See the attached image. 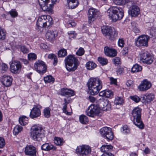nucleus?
Masks as SVG:
<instances>
[{
    "label": "nucleus",
    "mask_w": 156,
    "mask_h": 156,
    "mask_svg": "<svg viewBox=\"0 0 156 156\" xmlns=\"http://www.w3.org/2000/svg\"><path fill=\"white\" fill-rule=\"evenodd\" d=\"M87 86L89 93L92 95H95L102 89V83L98 78H91L87 82Z\"/></svg>",
    "instance_id": "1"
},
{
    "label": "nucleus",
    "mask_w": 156,
    "mask_h": 156,
    "mask_svg": "<svg viewBox=\"0 0 156 156\" xmlns=\"http://www.w3.org/2000/svg\"><path fill=\"white\" fill-rule=\"evenodd\" d=\"M65 62L66 68L69 71L75 70L79 64L78 59L73 55H68L65 58Z\"/></svg>",
    "instance_id": "2"
},
{
    "label": "nucleus",
    "mask_w": 156,
    "mask_h": 156,
    "mask_svg": "<svg viewBox=\"0 0 156 156\" xmlns=\"http://www.w3.org/2000/svg\"><path fill=\"white\" fill-rule=\"evenodd\" d=\"M44 136L42 128L37 125L33 126L31 129L30 136L35 141H40Z\"/></svg>",
    "instance_id": "3"
},
{
    "label": "nucleus",
    "mask_w": 156,
    "mask_h": 156,
    "mask_svg": "<svg viewBox=\"0 0 156 156\" xmlns=\"http://www.w3.org/2000/svg\"><path fill=\"white\" fill-rule=\"evenodd\" d=\"M141 109L138 107L134 108L132 112L134 124L140 129H143L144 127L141 119Z\"/></svg>",
    "instance_id": "4"
},
{
    "label": "nucleus",
    "mask_w": 156,
    "mask_h": 156,
    "mask_svg": "<svg viewBox=\"0 0 156 156\" xmlns=\"http://www.w3.org/2000/svg\"><path fill=\"white\" fill-rule=\"evenodd\" d=\"M108 15L113 22L121 19L124 16L122 9L119 7H112Z\"/></svg>",
    "instance_id": "5"
},
{
    "label": "nucleus",
    "mask_w": 156,
    "mask_h": 156,
    "mask_svg": "<svg viewBox=\"0 0 156 156\" xmlns=\"http://www.w3.org/2000/svg\"><path fill=\"white\" fill-rule=\"evenodd\" d=\"M53 23L52 18L49 15H42L38 17L37 22L38 27H48Z\"/></svg>",
    "instance_id": "6"
},
{
    "label": "nucleus",
    "mask_w": 156,
    "mask_h": 156,
    "mask_svg": "<svg viewBox=\"0 0 156 156\" xmlns=\"http://www.w3.org/2000/svg\"><path fill=\"white\" fill-rule=\"evenodd\" d=\"M76 153L79 156H87L90 154L91 148L87 145L78 146L76 150Z\"/></svg>",
    "instance_id": "7"
},
{
    "label": "nucleus",
    "mask_w": 156,
    "mask_h": 156,
    "mask_svg": "<svg viewBox=\"0 0 156 156\" xmlns=\"http://www.w3.org/2000/svg\"><path fill=\"white\" fill-rule=\"evenodd\" d=\"M140 60L141 62L148 65L151 64L153 61V56L146 51H143L140 54Z\"/></svg>",
    "instance_id": "8"
},
{
    "label": "nucleus",
    "mask_w": 156,
    "mask_h": 156,
    "mask_svg": "<svg viewBox=\"0 0 156 156\" xmlns=\"http://www.w3.org/2000/svg\"><path fill=\"white\" fill-rule=\"evenodd\" d=\"M58 1L59 0H38L41 8L44 10H50Z\"/></svg>",
    "instance_id": "9"
},
{
    "label": "nucleus",
    "mask_w": 156,
    "mask_h": 156,
    "mask_svg": "<svg viewBox=\"0 0 156 156\" xmlns=\"http://www.w3.org/2000/svg\"><path fill=\"white\" fill-rule=\"evenodd\" d=\"M149 39V37L147 35L139 36L137 39L135 40V45L136 46L139 47H147Z\"/></svg>",
    "instance_id": "10"
},
{
    "label": "nucleus",
    "mask_w": 156,
    "mask_h": 156,
    "mask_svg": "<svg viewBox=\"0 0 156 156\" xmlns=\"http://www.w3.org/2000/svg\"><path fill=\"white\" fill-rule=\"evenodd\" d=\"M100 134L102 137L107 140H112L113 138V134L112 129L107 127H104L100 130Z\"/></svg>",
    "instance_id": "11"
},
{
    "label": "nucleus",
    "mask_w": 156,
    "mask_h": 156,
    "mask_svg": "<svg viewBox=\"0 0 156 156\" xmlns=\"http://www.w3.org/2000/svg\"><path fill=\"white\" fill-rule=\"evenodd\" d=\"M130 6L128 10L129 15L132 17H137L140 13L139 7L134 1H131L130 2Z\"/></svg>",
    "instance_id": "12"
},
{
    "label": "nucleus",
    "mask_w": 156,
    "mask_h": 156,
    "mask_svg": "<svg viewBox=\"0 0 156 156\" xmlns=\"http://www.w3.org/2000/svg\"><path fill=\"white\" fill-rule=\"evenodd\" d=\"M22 68V65L19 61H13L10 64V71L14 74H19L21 72Z\"/></svg>",
    "instance_id": "13"
},
{
    "label": "nucleus",
    "mask_w": 156,
    "mask_h": 156,
    "mask_svg": "<svg viewBox=\"0 0 156 156\" xmlns=\"http://www.w3.org/2000/svg\"><path fill=\"white\" fill-rule=\"evenodd\" d=\"M34 68L36 71L40 73H45L47 69V66L45 63L41 60H38L35 62Z\"/></svg>",
    "instance_id": "14"
},
{
    "label": "nucleus",
    "mask_w": 156,
    "mask_h": 156,
    "mask_svg": "<svg viewBox=\"0 0 156 156\" xmlns=\"http://www.w3.org/2000/svg\"><path fill=\"white\" fill-rule=\"evenodd\" d=\"M99 112L98 107L94 104L90 106L86 112V115L91 117H94L96 115L98 114Z\"/></svg>",
    "instance_id": "15"
},
{
    "label": "nucleus",
    "mask_w": 156,
    "mask_h": 156,
    "mask_svg": "<svg viewBox=\"0 0 156 156\" xmlns=\"http://www.w3.org/2000/svg\"><path fill=\"white\" fill-rule=\"evenodd\" d=\"M41 107L39 105H34L31 110L30 116L32 119L37 118L41 115L40 109Z\"/></svg>",
    "instance_id": "16"
},
{
    "label": "nucleus",
    "mask_w": 156,
    "mask_h": 156,
    "mask_svg": "<svg viewBox=\"0 0 156 156\" xmlns=\"http://www.w3.org/2000/svg\"><path fill=\"white\" fill-rule=\"evenodd\" d=\"M98 13L97 10L93 8H90L89 9L87 14L88 22L89 23H90L94 20V19L98 16Z\"/></svg>",
    "instance_id": "17"
},
{
    "label": "nucleus",
    "mask_w": 156,
    "mask_h": 156,
    "mask_svg": "<svg viewBox=\"0 0 156 156\" xmlns=\"http://www.w3.org/2000/svg\"><path fill=\"white\" fill-rule=\"evenodd\" d=\"M152 84L151 82L147 79L144 80L141 82L138 86V88L140 91H145L149 89Z\"/></svg>",
    "instance_id": "18"
},
{
    "label": "nucleus",
    "mask_w": 156,
    "mask_h": 156,
    "mask_svg": "<svg viewBox=\"0 0 156 156\" xmlns=\"http://www.w3.org/2000/svg\"><path fill=\"white\" fill-rule=\"evenodd\" d=\"M24 152L26 155L30 156H36L37 150L35 147L32 145H27L25 148Z\"/></svg>",
    "instance_id": "19"
},
{
    "label": "nucleus",
    "mask_w": 156,
    "mask_h": 156,
    "mask_svg": "<svg viewBox=\"0 0 156 156\" xmlns=\"http://www.w3.org/2000/svg\"><path fill=\"white\" fill-rule=\"evenodd\" d=\"M12 80L11 76L7 75H4L1 78V82L6 87H9L11 85Z\"/></svg>",
    "instance_id": "20"
},
{
    "label": "nucleus",
    "mask_w": 156,
    "mask_h": 156,
    "mask_svg": "<svg viewBox=\"0 0 156 156\" xmlns=\"http://www.w3.org/2000/svg\"><path fill=\"white\" fill-rule=\"evenodd\" d=\"M97 103L99 107L104 110H107L110 107V104L108 101L103 98H100L97 101Z\"/></svg>",
    "instance_id": "21"
},
{
    "label": "nucleus",
    "mask_w": 156,
    "mask_h": 156,
    "mask_svg": "<svg viewBox=\"0 0 156 156\" xmlns=\"http://www.w3.org/2000/svg\"><path fill=\"white\" fill-rule=\"evenodd\" d=\"M58 34V32L57 31H49L46 33V37L51 42L53 43Z\"/></svg>",
    "instance_id": "22"
},
{
    "label": "nucleus",
    "mask_w": 156,
    "mask_h": 156,
    "mask_svg": "<svg viewBox=\"0 0 156 156\" xmlns=\"http://www.w3.org/2000/svg\"><path fill=\"white\" fill-rule=\"evenodd\" d=\"M104 52L106 55L112 57L116 56L117 54L116 50L112 48H109L108 46L105 47Z\"/></svg>",
    "instance_id": "23"
},
{
    "label": "nucleus",
    "mask_w": 156,
    "mask_h": 156,
    "mask_svg": "<svg viewBox=\"0 0 156 156\" xmlns=\"http://www.w3.org/2000/svg\"><path fill=\"white\" fill-rule=\"evenodd\" d=\"M60 94L62 96H68L69 97L73 96L74 95V91L68 89L67 88L61 89L60 91Z\"/></svg>",
    "instance_id": "24"
},
{
    "label": "nucleus",
    "mask_w": 156,
    "mask_h": 156,
    "mask_svg": "<svg viewBox=\"0 0 156 156\" xmlns=\"http://www.w3.org/2000/svg\"><path fill=\"white\" fill-rule=\"evenodd\" d=\"M71 101L70 98L69 97L64 98V102L63 104V106L62 109V111L63 112L68 115H71L72 113L71 112H68L66 110L67 105L70 103Z\"/></svg>",
    "instance_id": "25"
},
{
    "label": "nucleus",
    "mask_w": 156,
    "mask_h": 156,
    "mask_svg": "<svg viewBox=\"0 0 156 156\" xmlns=\"http://www.w3.org/2000/svg\"><path fill=\"white\" fill-rule=\"evenodd\" d=\"M41 148L42 150L47 151L56 149V148L52 144L48 143H45L43 144L41 146Z\"/></svg>",
    "instance_id": "26"
},
{
    "label": "nucleus",
    "mask_w": 156,
    "mask_h": 156,
    "mask_svg": "<svg viewBox=\"0 0 156 156\" xmlns=\"http://www.w3.org/2000/svg\"><path fill=\"white\" fill-rule=\"evenodd\" d=\"M141 98L147 102H150L154 98V95L151 93H147L141 97Z\"/></svg>",
    "instance_id": "27"
},
{
    "label": "nucleus",
    "mask_w": 156,
    "mask_h": 156,
    "mask_svg": "<svg viewBox=\"0 0 156 156\" xmlns=\"http://www.w3.org/2000/svg\"><path fill=\"white\" fill-rule=\"evenodd\" d=\"M67 1L68 6L69 9H74L79 4L78 0H67Z\"/></svg>",
    "instance_id": "28"
},
{
    "label": "nucleus",
    "mask_w": 156,
    "mask_h": 156,
    "mask_svg": "<svg viewBox=\"0 0 156 156\" xmlns=\"http://www.w3.org/2000/svg\"><path fill=\"white\" fill-rule=\"evenodd\" d=\"M118 33L117 31L114 28L112 29V30L109 35H108L107 38L113 41L118 35Z\"/></svg>",
    "instance_id": "29"
},
{
    "label": "nucleus",
    "mask_w": 156,
    "mask_h": 156,
    "mask_svg": "<svg viewBox=\"0 0 156 156\" xmlns=\"http://www.w3.org/2000/svg\"><path fill=\"white\" fill-rule=\"evenodd\" d=\"M113 28H111L110 27L107 26H103L102 27L101 31L102 33L104 34L106 37L108 38V35H109Z\"/></svg>",
    "instance_id": "30"
},
{
    "label": "nucleus",
    "mask_w": 156,
    "mask_h": 156,
    "mask_svg": "<svg viewBox=\"0 0 156 156\" xmlns=\"http://www.w3.org/2000/svg\"><path fill=\"white\" fill-rule=\"evenodd\" d=\"M130 0H113L114 3L117 5H124L127 4L128 6L130 5Z\"/></svg>",
    "instance_id": "31"
},
{
    "label": "nucleus",
    "mask_w": 156,
    "mask_h": 156,
    "mask_svg": "<svg viewBox=\"0 0 156 156\" xmlns=\"http://www.w3.org/2000/svg\"><path fill=\"white\" fill-rule=\"evenodd\" d=\"M96 64L92 61H89L86 64L87 69L89 70L93 69L96 68Z\"/></svg>",
    "instance_id": "32"
},
{
    "label": "nucleus",
    "mask_w": 156,
    "mask_h": 156,
    "mask_svg": "<svg viewBox=\"0 0 156 156\" xmlns=\"http://www.w3.org/2000/svg\"><path fill=\"white\" fill-rule=\"evenodd\" d=\"M112 148V147L111 145H104L102 146L101 148V150L102 152L105 153H109Z\"/></svg>",
    "instance_id": "33"
},
{
    "label": "nucleus",
    "mask_w": 156,
    "mask_h": 156,
    "mask_svg": "<svg viewBox=\"0 0 156 156\" xmlns=\"http://www.w3.org/2000/svg\"><path fill=\"white\" fill-rule=\"evenodd\" d=\"M19 123L22 126L26 125L28 122V118L25 116H23L19 119Z\"/></svg>",
    "instance_id": "34"
},
{
    "label": "nucleus",
    "mask_w": 156,
    "mask_h": 156,
    "mask_svg": "<svg viewBox=\"0 0 156 156\" xmlns=\"http://www.w3.org/2000/svg\"><path fill=\"white\" fill-rule=\"evenodd\" d=\"M142 70V67L138 64H135L132 67L131 69L132 72L133 73L138 72Z\"/></svg>",
    "instance_id": "35"
},
{
    "label": "nucleus",
    "mask_w": 156,
    "mask_h": 156,
    "mask_svg": "<svg viewBox=\"0 0 156 156\" xmlns=\"http://www.w3.org/2000/svg\"><path fill=\"white\" fill-rule=\"evenodd\" d=\"M44 80L45 83H53L54 81V79L51 75L44 77Z\"/></svg>",
    "instance_id": "36"
},
{
    "label": "nucleus",
    "mask_w": 156,
    "mask_h": 156,
    "mask_svg": "<svg viewBox=\"0 0 156 156\" xmlns=\"http://www.w3.org/2000/svg\"><path fill=\"white\" fill-rule=\"evenodd\" d=\"M132 28L133 31L135 33H139L140 30L138 27V25L135 22H133L131 23Z\"/></svg>",
    "instance_id": "37"
},
{
    "label": "nucleus",
    "mask_w": 156,
    "mask_h": 156,
    "mask_svg": "<svg viewBox=\"0 0 156 156\" xmlns=\"http://www.w3.org/2000/svg\"><path fill=\"white\" fill-rule=\"evenodd\" d=\"M51 110V109L48 107H46L44 109L43 114L45 117L48 118L50 117Z\"/></svg>",
    "instance_id": "38"
},
{
    "label": "nucleus",
    "mask_w": 156,
    "mask_h": 156,
    "mask_svg": "<svg viewBox=\"0 0 156 156\" xmlns=\"http://www.w3.org/2000/svg\"><path fill=\"white\" fill-rule=\"evenodd\" d=\"M80 122L83 124H86L88 122L87 117L84 115H81L79 117Z\"/></svg>",
    "instance_id": "39"
},
{
    "label": "nucleus",
    "mask_w": 156,
    "mask_h": 156,
    "mask_svg": "<svg viewBox=\"0 0 156 156\" xmlns=\"http://www.w3.org/2000/svg\"><path fill=\"white\" fill-rule=\"evenodd\" d=\"M54 142L57 145L61 146L63 144V140L60 138L55 137L54 138Z\"/></svg>",
    "instance_id": "40"
},
{
    "label": "nucleus",
    "mask_w": 156,
    "mask_h": 156,
    "mask_svg": "<svg viewBox=\"0 0 156 156\" xmlns=\"http://www.w3.org/2000/svg\"><path fill=\"white\" fill-rule=\"evenodd\" d=\"M23 127L20 126H16L14 128L13 133L15 135H17L22 131Z\"/></svg>",
    "instance_id": "41"
},
{
    "label": "nucleus",
    "mask_w": 156,
    "mask_h": 156,
    "mask_svg": "<svg viewBox=\"0 0 156 156\" xmlns=\"http://www.w3.org/2000/svg\"><path fill=\"white\" fill-rule=\"evenodd\" d=\"M67 52L66 49H61L58 52V55L59 57H63L66 55Z\"/></svg>",
    "instance_id": "42"
},
{
    "label": "nucleus",
    "mask_w": 156,
    "mask_h": 156,
    "mask_svg": "<svg viewBox=\"0 0 156 156\" xmlns=\"http://www.w3.org/2000/svg\"><path fill=\"white\" fill-rule=\"evenodd\" d=\"M123 103V100L121 97H117L115 98L114 103L116 105H121Z\"/></svg>",
    "instance_id": "43"
},
{
    "label": "nucleus",
    "mask_w": 156,
    "mask_h": 156,
    "mask_svg": "<svg viewBox=\"0 0 156 156\" xmlns=\"http://www.w3.org/2000/svg\"><path fill=\"white\" fill-rule=\"evenodd\" d=\"M121 130L124 134H128L129 133L130 129L127 125H124L121 127Z\"/></svg>",
    "instance_id": "44"
},
{
    "label": "nucleus",
    "mask_w": 156,
    "mask_h": 156,
    "mask_svg": "<svg viewBox=\"0 0 156 156\" xmlns=\"http://www.w3.org/2000/svg\"><path fill=\"white\" fill-rule=\"evenodd\" d=\"M98 61L102 65H105L108 63V60L106 58L101 57L98 58Z\"/></svg>",
    "instance_id": "45"
},
{
    "label": "nucleus",
    "mask_w": 156,
    "mask_h": 156,
    "mask_svg": "<svg viewBox=\"0 0 156 156\" xmlns=\"http://www.w3.org/2000/svg\"><path fill=\"white\" fill-rule=\"evenodd\" d=\"M6 36L5 30L0 27V39L4 40Z\"/></svg>",
    "instance_id": "46"
},
{
    "label": "nucleus",
    "mask_w": 156,
    "mask_h": 156,
    "mask_svg": "<svg viewBox=\"0 0 156 156\" xmlns=\"http://www.w3.org/2000/svg\"><path fill=\"white\" fill-rule=\"evenodd\" d=\"M36 55L34 53H30L28 55V58L30 60H35L37 58Z\"/></svg>",
    "instance_id": "47"
},
{
    "label": "nucleus",
    "mask_w": 156,
    "mask_h": 156,
    "mask_svg": "<svg viewBox=\"0 0 156 156\" xmlns=\"http://www.w3.org/2000/svg\"><path fill=\"white\" fill-rule=\"evenodd\" d=\"M105 97L107 98H111L113 96V93L111 90H105Z\"/></svg>",
    "instance_id": "48"
},
{
    "label": "nucleus",
    "mask_w": 156,
    "mask_h": 156,
    "mask_svg": "<svg viewBox=\"0 0 156 156\" xmlns=\"http://www.w3.org/2000/svg\"><path fill=\"white\" fill-rule=\"evenodd\" d=\"M130 98L133 101L136 103L139 102L140 100V98L136 95L130 96Z\"/></svg>",
    "instance_id": "49"
},
{
    "label": "nucleus",
    "mask_w": 156,
    "mask_h": 156,
    "mask_svg": "<svg viewBox=\"0 0 156 156\" xmlns=\"http://www.w3.org/2000/svg\"><path fill=\"white\" fill-rule=\"evenodd\" d=\"M84 52L85 51L84 49L80 47L76 52V54L78 55L82 56L83 55Z\"/></svg>",
    "instance_id": "50"
},
{
    "label": "nucleus",
    "mask_w": 156,
    "mask_h": 156,
    "mask_svg": "<svg viewBox=\"0 0 156 156\" xmlns=\"http://www.w3.org/2000/svg\"><path fill=\"white\" fill-rule=\"evenodd\" d=\"M5 145V142L4 139L2 137H0V148H3Z\"/></svg>",
    "instance_id": "51"
},
{
    "label": "nucleus",
    "mask_w": 156,
    "mask_h": 156,
    "mask_svg": "<svg viewBox=\"0 0 156 156\" xmlns=\"http://www.w3.org/2000/svg\"><path fill=\"white\" fill-rule=\"evenodd\" d=\"M0 68L1 70L3 71V72L6 71L8 68L7 65L5 63L2 64L0 67Z\"/></svg>",
    "instance_id": "52"
},
{
    "label": "nucleus",
    "mask_w": 156,
    "mask_h": 156,
    "mask_svg": "<svg viewBox=\"0 0 156 156\" xmlns=\"http://www.w3.org/2000/svg\"><path fill=\"white\" fill-rule=\"evenodd\" d=\"M113 62L115 65H119L120 63V58L119 57L115 58L113 60Z\"/></svg>",
    "instance_id": "53"
},
{
    "label": "nucleus",
    "mask_w": 156,
    "mask_h": 156,
    "mask_svg": "<svg viewBox=\"0 0 156 156\" xmlns=\"http://www.w3.org/2000/svg\"><path fill=\"white\" fill-rule=\"evenodd\" d=\"M150 34L152 36H156V28L153 27L150 30Z\"/></svg>",
    "instance_id": "54"
},
{
    "label": "nucleus",
    "mask_w": 156,
    "mask_h": 156,
    "mask_svg": "<svg viewBox=\"0 0 156 156\" xmlns=\"http://www.w3.org/2000/svg\"><path fill=\"white\" fill-rule=\"evenodd\" d=\"M67 24L69 27H74L76 26V23L72 20L68 21Z\"/></svg>",
    "instance_id": "55"
},
{
    "label": "nucleus",
    "mask_w": 156,
    "mask_h": 156,
    "mask_svg": "<svg viewBox=\"0 0 156 156\" xmlns=\"http://www.w3.org/2000/svg\"><path fill=\"white\" fill-rule=\"evenodd\" d=\"M9 12L11 16L12 17H15L17 16V13L15 10H12Z\"/></svg>",
    "instance_id": "56"
},
{
    "label": "nucleus",
    "mask_w": 156,
    "mask_h": 156,
    "mask_svg": "<svg viewBox=\"0 0 156 156\" xmlns=\"http://www.w3.org/2000/svg\"><path fill=\"white\" fill-rule=\"evenodd\" d=\"M118 43L119 46L123 47L124 44V40L122 39H119Z\"/></svg>",
    "instance_id": "57"
},
{
    "label": "nucleus",
    "mask_w": 156,
    "mask_h": 156,
    "mask_svg": "<svg viewBox=\"0 0 156 156\" xmlns=\"http://www.w3.org/2000/svg\"><path fill=\"white\" fill-rule=\"evenodd\" d=\"M75 32L73 31H70L68 33V35L69 36V37L70 38H74L75 37L76 34H75Z\"/></svg>",
    "instance_id": "58"
},
{
    "label": "nucleus",
    "mask_w": 156,
    "mask_h": 156,
    "mask_svg": "<svg viewBox=\"0 0 156 156\" xmlns=\"http://www.w3.org/2000/svg\"><path fill=\"white\" fill-rule=\"evenodd\" d=\"M20 49L21 51L24 53H26L28 52V49L25 46H21L20 48Z\"/></svg>",
    "instance_id": "59"
},
{
    "label": "nucleus",
    "mask_w": 156,
    "mask_h": 156,
    "mask_svg": "<svg viewBox=\"0 0 156 156\" xmlns=\"http://www.w3.org/2000/svg\"><path fill=\"white\" fill-rule=\"evenodd\" d=\"M110 83L111 84H114L117 85V80L116 79H114L113 77L110 78Z\"/></svg>",
    "instance_id": "60"
},
{
    "label": "nucleus",
    "mask_w": 156,
    "mask_h": 156,
    "mask_svg": "<svg viewBox=\"0 0 156 156\" xmlns=\"http://www.w3.org/2000/svg\"><path fill=\"white\" fill-rule=\"evenodd\" d=\"M117 72L120 74H122L124 72V69L123 67H119L118 69Z\"/></svg>",
    "instance_id": "61"
},
{
    "label": "nucleus",
    "mask_w": 156,
    "mask_h": 156,
    "mask_svg": "<svg viewBox=\"0 0 156 156\" xmlns=\"http://www.w3.org/2000/svg\"><path fill=\"white\" fill-rule=\"evenodd\" d=\"M128 51V48L125 47L122 50V53L123 55H124L127 54Z\"/></svg>",
    "instance_id": "62"
},
{
    "label": "nucleus",
    "mask_w": 156,
    "mask_h": 156,
    "mask_svg": "<svg viewBox=\"0 0 156 156\" xmlns=\"http://www.w3.org/2000/svg\"><path fill=\"white\" fill-rule=\"evenodd\" d=\"M88 99L91 102H94L96 101V98L94 97L89 96L88 97Z\"/></svg>",
    "instance_id": "63"
},
{
    "label": "nucleus",
    "mask_w": 156,
    "mask_h": 156,
    "mask_svg": "<svg viewBox=\"0 0 156 156\" xmlns=\"http://www.w3.org/2000/svg\"><path fill=\"white\" fill-rule=\"evenodd\" d=\"M41 48L43 49H46L48 47L46 44L44 43H41L40 45Z\"/></svg>",
    "instance_id": "64"
}]
</instances>
